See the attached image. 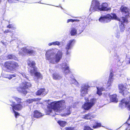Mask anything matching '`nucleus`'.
I'll return each mask as SVG.
<instances>
[{
    "instance_id": "f257e3e1",
    "label": "nucleus",
    "mask_w": 130,
    "mask_h": 130,
    "mask_svg": "<svg viewBox=\"0 0 130 130\" xmlns=\"http://www.w3.org/2000/svg\"><path fill=\"white\" fill-rule=\"evenodd\" d=\"M112 16L109 14H108L106 15L101 17L99 19V21L102 22L107 23L110 22L111 20L113 19L117 20L121 22L119 25L120 30L121 32H123L125 29L124 23L125 22L127 23L128 20L127 18L124 17H121L120 18H118L116 14L114 13H111Z\"/></svg>"
},
{
    "instance_id": "f03ea898",
    "label": "nucleus",
    "mask_w": 130,
    "mask_h": 130,
    "mask_svg": "<svg viewBox=\"0 0 130 130\" xmlns=\"http://www.w3.org/2000/svg\"><path fill=\"white\" fill-rule=\"evenodd\" d=\"M119 93H121L124 97H126L122 99L120 103V106L122 107L125 103L126 105L128 104L130 101L129 92L127 90L124 84H120L118 85Z\"/></svg>"
},
{
    "instance_id": "7ed1b4c3",
    "label": "nucleus",
    "mask_w": 130,
    "mask_h": 130,
    "mask_svg": "<svg viewBox=\"0 0 130 130\" xmlns=\"http://www.w3.org/2000/svg\"><path fill=\"white\" fill-rule=\"evenodd\" d=\"M92 6L94 11H107L110 10V8H108V5L106 3H103L101 5L98 1L96 0H93L92 1Z\"/></svg>"
},
{
    "instance_id": "20e7f679",
    "label": "nucleus",
    "mask_w": 130,
    "mask_h": 130,
    "mask_svg": "<svg viewBox=\"0 0 130 130\" xmlns=\"http://www.w3.org/2000/svg\"><path fill=\"white\" fill-rule=\"evenodd\" d=\"M31 84L29 82H22L19 86L17 88V91L20 93L24 94V95L27 93V90L31 87Z\"/></svg>"
},
{
    "instance_id": "39448f33",
    "label": "nucleus",
    "mask_w": 130,
    "mask_h": 130,
    "mask_svg": "<svg viewBox=\"0 0 130 130\" xmlns=\"http://www.w3.org/2000/svg\"><path fill=\"white\" fill-rule=\"evenodd\" d=\"M4 66L7 70H9L10 71L16 70L19 67L18 63L15 61H11L5 62Z\"/></svg>"
},
{
    "instance_id": "423d86ee",
    "label": "nucleus",
    "mask_w": 130,
    "mask_h": 130,
    "mask_svg": "<svg viewBox=\"0 0 130 130\" xmlns=\"http://www.w3.org/2000/svg\"><path fill=\"white\" fill-rule=\"evenodd\" d=\"M65 103L64 100H61L54 103L52 108L55 112H60L62 110V107L65 105Z\"/></svg>"
},
{
    "instance_id": "0eeeda50",
    "label": "nucleus",
    "mask_w": 130,
    "mask_h": 130,
    "mask_svg": "<svg viewBox=\"0 0 130 130\" xmlns=\"http://www.w3.org/2000/svg\"><path fill=\"white\" fill-rule=\"evenodd\" d=\"M96 100L95 99H91L90 102H88L84 103L82 106L84 109L88 110L90 109L94 105L96 102Z\"/></svg>"
},
{
    "instance_id": "6e6552de",
    "label": "nucleus",
    "mask_w": 130,
    "mask_h": 130,
    "mask_svg": "<svg viewBox=\"0 0 130 130\" xmlns=\"http://www.w3.org/2000/svg\"><path fill=\"white\" fill-rule=\"evenodd\" d=\"M56 52L55 49L53 50L52 51L51 50L48 51L45 54L46 59L50 60V62L52 63L55 59L54 56Z\"/></svg>"
},
{
    "instance_id": "1a4fd4ad",
    "label": "nucleus",
    "mask_w": 130,
    "mask_h": 130,
    "mask_svg": "<svg viewBox=\"0 0 130 130\" xmlns=\"http://www.w3.org/2000/svg\"><path fill=\"white\" fill-rule=\"evenodd\" d=\"M27 65L33 69L30 70L29 71L30 73H32L35 71L37 70V68L36 66V63L34 61H31L30 60H29L27 63Z\"/></svg>"
},
{
    "instance_id": "9d476101",
    "label": "nucleus",
    "mask_w": 130,
    "mask_h": 130,
    "mask_svg": "<svg viewBox=\"0 0 130 130\" xmlns=\"http://www.w3.org/2000/svg\"><path fill=\"white\" fill-rule=\"evenodd\" d=\"M22 52H19V54H23V53H26L30 55H32L35 53L34 51L32 50L28 49L26 47H24L22 48Z\"/></svg>"
},
{
    "instance_id": "9b49d317",
    "label": "nucleus",
    "mask_w": 130,
    "mask_h": 130,
    "mask_svg": "<svg viewBox=\"0 0 130 130\" xmlns=\"http://www.w3.org/2000/svg\"><path fill=\"white\" fill-rule=\"evenodd\" d=\"M12 107V109L13 110H15L17 111L21 110L23 108V106L20 104H16L14 102H12V104L10 105Z\"/></svg>"
},
{
    "instance_id": "f8f14e48",
    "label": "nucleus",
    "mask_w": 130,
    "mask_h": 130,
    "mask_svg": "<svg viewBox=\"0 0 130 130\" xmlns=\"http://www.w3.org/2000/svg\"><path fill=\"white\" fill-rule=\"evenodd\" d=\"M120 10L122 13L126 14L125 15V17L126 18V17L129 16V9L128 7L124 5H122L120 8Z\"/></svg>"
},
{
    "instance_id": "ddd939ff",
    "label": "nucleus",
    "mask_w": 130,
    "mask_h": 130,
    "mask_svg": "<svg viewBox=\"0 0 130 130\" xmlns=\"http://www.w3.org/2000/svg\"><path fill=\"white\" fill-rule=\"evenodd\" d=\"M130 120V114L125 124L122 126L120 128L122 130H129L130 129V123H129V121Z\"/></svg>"
},
{
    "instance_id": "4468645a",
    "label": "nucleus",
    "mask_w": 130,
    "mask_h": 130,
    "mask_svg": "<svg viewBox=\"0 0 130 130\" xmlns=\"http://www.w3.org/2000/svg\"><path fill=\"white\" fill-rule=\"evenodd\" d=\"M62 52L60 51H58L57 53L55 55V60L56 62H58L62 57Z\"/></svg>"
},
{
    "instance_id": "2eb2a0df",
    "label": "nucleus",
    "mask_w": 130,
    "mask_h": 130,
    "mask_svg": "<svg viewBox=\"0 0 130 130\" xmlns=\"http://www.w3.org/2000/svg\"><path fill=\"white\" fill-rule=\"evenodd\" d=\"M88 89L87 87L83 86L81 87L80 90V95L81 96H83L88 93Z\"/></svg>"
},
{
    "instance_id": "dca6fc26",
    "label": "nucleus",
    "mask_w": 130,
    "mask_h": 130,
    "mask_svg": "<svg viewBox=\"0 0 130 130\" xmlns=\"http://www.w3.org/2000/svg\"><path fill=\"white\" fill-rule=\"evenodd\" d=\"M117 95L116 94H113L109 96L110 102H113L117 103L118 102V100L117 98Z\"/></svg>"
},
{
    "instance_id": "f3484780",
    "label": "nucleus",
    "mask_w": 130,
    "mask_h": 130,
    "mask_svg": "<svg viewBox=\"0 0 130 130\" xmlns=\"http://www.w3.org/2000/svg\"><path fill=\"white\" fill-rule=\"evenodd\" d=\"M32 116L33 117L38 118L42 116L43 115L38 111L35 110L33 111Z\"/></svg>"
},
{
    "instance_id": "a211bd4d",
    "label": "nucleus",
    "mask_w": 130,
    "mask_h": 130,
    "mask_svg": "<svg viewBox=\"0 0 130 130\" xmlns=\"http://www.w3.org/2000/svg\"><path fill=\"white\" fill-rule=\"evenodd\" d=\"M37 70H35L34 71L33 73H30L31 76L34 75L36 77L37 79H42L43 77L41 73L38 71Z\"/></svg>"
},
{
    "instance_id": "6ab92c4d",
    "label": "nucleus",
    "mask_w": 130,
    "mask_h": 130,
    "mask_svg": "<svg viewBox=\"0 0 130 130\" xmlns=\"http://www.w3.org/2000/svg\"><path fill=\"white\" fill-rule=\"evenodd\" d=\"M101 123H98L95 121H94L91 126L94 129L98 128L101 126Z\"/></svg>"
},
{
    "instance_id": "aec40b11",
    "label": "nucleus",
    "mask_w": 130,
    "mask_h": 130,
    "mask_svg": "<svg viewBox=\"0 0 130 130\" xmlns=\"http://www.w3.org/2000/svg\"><path fill=\"white\" fill-rule=\"evenodd\" d=\"M41 99V98H36L32 99H28L25 101L26 104H30L32 103L33 102L39 101Z\"/></svg>"
},
{
    "instance_id": "412c9836",
    "label": "nucleus",
    "mask_w": 130,
    "mask_h": 130,
    "mask_svg": "<svg viewBox=\"0 0 130 130\" xmlns=\"http://www.w3.org/2000/svg\"><path fill=\"white\" fill-rule=\"evenodd\" d=\"M45 89L44 88H41L38 90L36 92V94L37 95H40L44 93Z\"/></svg>"
},
{
    "instance_id": "4be33fe9",
    "label": "nucleus",
    "mask_w": 130,
    "mask_h": 130,
    "mask_svg": "<svg viewBox=\"0 0 130 130\" xmlns=\"http://www.w3.org/2000/svg\"><path fill=\"white\" fill-rule=\"evenodd\" d=\"M52 77L55 80H59L61 78V76L56 73H54L53 74Z\"/></svg>"
},
{
    "instance_id": "5701e85b",
    "label": "nucleus",
    "mask_w": 130,
    "mask_h": 130,
    "mask_svg": "<svg viewBox=\"0 0 130 130\" xmlns=\"http://www.w3.org/2000/svg\"><path fill=\"white\" fill-rule=\"evenodd\" d=\"M92 117V116L91 115V113H89L84 115L83 118L87 120H89L91 119Z\"/></svg>"
},
{
    "instance_id": "b1692460",
    "label": "nucleus",
    "mask_w": 130,
    "mask_h": 130,
    "mask_svg": "<svg viewBox=\"0 0 130 130\" xmlns=\"http://www.w3.org/2000/svg\"><path fill=\"white\" fill-rule=\"evenodd\" d=\"M77 30L75 28H71L70 33L71 36H75L77 34Z\"/></svg>"
},
{
    "instance_id": "393cba45",
    "label": "nucleus",
    "mask_w": 130,
    "mask_h": 130,
    "mask_svg": "<svg viewBox=\"0 0 130 130\" xmlns=\"http://www.w3.org/2000/svg\"><path fill=\"white\" fill-rule=\"evenodd\" d=\"M113 73L112 72H111L109 76V79L108 81V83L109 82L111 83V82L113 80Z\"/></svg>"
},
{
    "instance_id": "a878e982",
    "label": "nucleus",
    "mask_w": 130,
    "mask_h": 130,
    "mask_svg": "<svg viewBox=\"0 0 130 130\" xmlns=\"http://www.w3.org/2000/svg\"><path fill=\"white\" fill-rule=\"evenodd\" d=\"M57 123L59 124L60 126L62 127H64L67 123L66 121H61L60 120L58 121H57Z\"/></svg>"
},
{
    "instance_id": "bb28decb",
    "label": "nucleus",
    "mask_w": 130,
    "mask_h": 130,
    "mask_svg": "<svg viewBox=\"0 0 130 130\" xmlns=\"http://www.w3.org/2000/svg\"><path fill=\"white\" fill-rule=\"evenodd\" d=\"M65 66H66V67L65 68H64V72L67 74L68 73H70V71L69 70V66H67V64L65 65Z\"/></svg>"
},
{
    "instance_id": "cd10ccee",
    "label": "nucleus",
    "mask_w": 130,
    "mask_h": 130,
    "mask_svg": "<svg viewBox=\"0 0 130 130\" xmlns=\"http://www.w3.org/2000/svg\"><path fill=\"white\" fill-rule=\"evenodd\" d=\"M71 113L70 108V107H67L66 110L65 114L67 115H70Z\"/></svg>"
},
{
    "instance_id": "c85d7f7f",
    "label": "nucleus",
    "mask_w": 130,
    "mask_h": 130,
    "mask_svg": "<svg viewBox=\"0 0 130 130\" xmlns=\"http://www.w3.org/2000/svg\"><path fill=\"white\" fill-rule=\"evenodd\" d=\"M73 40H70L69 43H68L67 45V47H66V49L67 50V51H68L69 49L70 48V46L73 42Z\"/></svg>"
},
{
    "instance_id": "c756f323",
    "label": "nucleus",
    "mask_w": 130,
    "mask_h": 130,
    "mask_svg": "<svg viewBox=\"0 0 130 130\" xmlns=\"http://www.w3.org/2000/svg\"><path fill=\"white\" fill-rule=\"evenodd\" d=\"M14 99L17 103H19V104H21V103H22V102L21 101L22 100L21 98H19L17 97H14Z\"/></svg>"
},
{
    "instance_id": "7c9ffc66",
    "label": "nucleus",
    "mask_w": 130,
    "mask_h": 130,
    "mask_svg": "<svg viewBox=\"0 0 130 130\" xmlns=\"http://www.w3.org/2000/svg\"><path fill=\"white\" fill-rule=\"evenodd\" d=\"M130 102H129V104L127 105H126V104H125V103L124 104L123 106L122 107H121L120 106V104H119V106L120 107H121V108H123V107L124 106H125L126 107H127V109H128L130 111Z\"/></svg>"
},
{
    "instance_id": "2f4dec72",
    "label": "nucleus",
    "mask_w": 130,
    "mask_h": 130,
    "mask_svg": "<svg viewBox=\"0 0 130 130\" xmlns=\"http://www.w3.org/2000/svg\"><path fill=\"white\" fill-rule=\"evenodd\" d=\"M16 76V75L15 74L9 75L8 76H7L6 78L10 80L13 77H15Z\"/></svg>"
},
{
    "instance_id": "473e14b6",
    "label": "nucleus",
    "mask_w": 130,
    "mask_h": 130,
    "mask_svg": "<svg viewBox=\"0 0 130 130\" xmlns=\"http://www.w3.org/2000/svg\"><path fill=\"white\" fill-rule=\"evenodd\" d=\"M83 130H93L90 126H84Z\"/></svg>"
},
{
    "instance_id": "72a5a7b5",
    "label": "nucleus",
    "mask_w": 130,
    "mask_h": 130,
    "mask_svg": "<svg viewBox=\"0 0 130 130\" xmlns=\"http://www.w3.org/2000/svg\"><path fill=\"white\" fill-rule=\"evenodd\" d=\"M13 112L14 113V116L16 118H17L19 116L20 114L18 112L14 110H13Z\"/></svg>"
},
{
    "instance_id": "f704fd0d",
    "label": "nucleus",
    "mask_w": 130,
    "mask_h": 130,
    "mask_svg": "<svg viewBox=\"0 0 130 130\" xmlns=\"http://www.w3.org/2000/svg\"><path fill=\"white\" fill-rule=\"evenodd\" d=\"M8 2L9 3H15L18 1L17 0H7Z\"/></svg>"
},
{
    "instance_id": "c9c22d12",
    "label": "nucleus",
    "mask_w": 130,
    "mask_h": 130,
    "mask_svg": "<svg viewBox=\"0 0 130 130\" xmlns=\"http://www.w3.org/2000/svg\"><path fill=\"white\" fill-rule=\"evenodd\" d=\"M53 45H57L59 46L60 45V43L58 41H55L53 42Z\"/></svg>"
},
{
    "instance_id": "e433bc0d",
    "label": "nucleus",
    "mask_w": 130,
    "mask_h": 130,
    "mask_svg": "<svg viewBox=\"0 0 130 130\" xmlns=\"http://www.w3.org/2000/svg\"><path fill=\"white\" fill-rule=\"evenodd\" d=\"M65 129V130H74V128L72 127H66Z\"/></svg>"
},
{
    "instance_id": "4c0bfd02",
    "label": "nucleus",
    "mask_w": 130,
    "mask_h": 130,
    "mask_svg": "<svg viewBox=\"0 0 130 130\" xmlns=\"http://www.w3.org/2000/svg\"><path fill=\"white\" fill-rule=\"evenodd\" d=\"M7 27L8 28H12L13 30L15 29V28L14 27L12 24H9L7 26Z\"/></svg>"
},
{
    "instance_id": "58836bf2",
    "label": "nucleus",
    "mask_w": 130,
    "mask_h": 130,
    "mask_svg": "<svg viewBox=\"0 0 130 130\" xmlns=\"http://www.w3.org/2000/svg\"><path fill=\"white\" fill-rule=\"evenodd\" d=\"M13 55L12 54H9L7 56V58L9 59H12L13 57Z\"/></svg>"
},
{
    "instance_id": "ea45409f",
    "label": "nucleus",
    "mask_w": 130,
    "mask_h": 130,
    "mask_svg": "<svg viewBox=\"0 0 130 130\" xmlns=\"http://www.w3.org/2000/svg\"><path fill=\"white\" fill-rule=\"evenodd\" d=\"M97 94L99 95H101L102 94V92L99 89H97Z\"/></svg>"
},
{
    "instance_id": "a19ab883",
    "label": "nucleus",
    "mask_w": 130,
    "mask_h": 130,
    "mask_svg": "<svg viewBox=\"0 0 130 130\" xmlns=\"http://www.w3.org/2000/svg\"><path fill=\"white\" fill-rule=\"evenodd\" d=\"M97 89H99V90L101 91V92L102 91H104L105 90V89L103 87H101L100 88H99L98 87H97Z\"/></svg>"
},
{
    "instance_id": "79ce46f5",
    "label": "nucleus",
    "mask_w": 130,
    "mask_h": 130,
    "mask_svg": "<svg viewBox=\"0 0 130 130\" xmlns=\"http://www.w3.org/2000/svg\"><path fill=\"white\" fill-rule=\"evenodd\" d=\"M74 19H68L67 20V23H69V22H74Z\"/></svg>"
},
{
    "instance_id": "37998d69",
    "label": "nucleus",
    "mask_w": 130,
    "mask_h": 130,
    "mask_svg": "<svg viewBox=\"0 0 130 130\" xmlns=\"http://www.w3.org/2000/svg\"><path fill=\"white\" fill-rule=\"evenodd\" d=\"M12 32L10 31L8 29H7L6 30H5L4 32L5 33H8L9 32Z\"/></svg>"
},
{
    "instance_id": "c03bdc74",
    "label": "nucleus",
    "mask_w": 130,
    "mask_h": 130,
    "mask_svg": "<svg viewBox=\"0 0 130 130\" xmlns=\"http://www.w3.org/2000/svg\"><path fill=\"white\" fill-rule=\"evenodd\" d=\"M48 45L49 46H51V45H53V42H52L50 43H49L48 44Z\"/></svg>"
},
{
    "instance_id": "a18cd8bd",
    "label": "nucleus",
    "mask_w": 130,
    "mask_h": 130,
    "mask_svg": "<svg viewBox=\"0 0 130 130\" xmlns=\"http://www.w3.org/2000/svg\"><path fill=\"white\" fill-rule=\"evenodd\" d=\"M74 22H79V20L78 19H74Z\"/></svg>"
},
{
    "instance_id": "49530a36",
    "label": "nucleus",
    "mask_w": 130,
    "mask_h": 130,
    "mask_svg": "<svg viewBox=\"0 0 130 130\" xmlns=\"http://www.w3.org/2000/svg\"><path fill=\"white\" fill-rule=\"evenodd\" d=\"M24 77L26 78L27 79H28V76H26V75H24Z\"/></svg>"
},
{
    "instance_id": "de8ad7c7",
    "label": "nucleus",
    "mask_w": 130,
    "mask_h": 130,
    "mask_svg": "<svg viewBox=\"0 0 130 130\" xmlns=\"http://www.w3.org/2000/svg\"><path fill=\"white\" fill-rule=\"evenodd\" d=\"M129 60L128 61H129V63H130V57H129Z\"/></svg>"
},
{
    "instance_id": "09e8293b",
    "label": "nucleus",
    "mask_w": 130,
    "mask_h": 130,
    "mask_svg": "<svg viewBox=\"0 0 130 130\" xmlns=\"http://www.w3.org/2000/svg\"><path fill=\"white\" fill-rule=\"evenodd\" d=\"M1 1H2V0H0V4L1 3Z\"/></svg>"
},
{
    "instance_id": "8fccbe9b",
    "label": "nucleus",
    "mask_w": 130,
    "mask_h": 130,
    "mask_svg": "<svg viewBox=\"0 0 130 130\" xmlns=\"http://www.w3.org/2000/svg\"><path fill=\"white\" fill-rule=\"evenodd\" d=\"M3 44H4V42H3Z\"/></svg>"
}]
</instances>
